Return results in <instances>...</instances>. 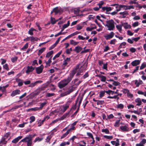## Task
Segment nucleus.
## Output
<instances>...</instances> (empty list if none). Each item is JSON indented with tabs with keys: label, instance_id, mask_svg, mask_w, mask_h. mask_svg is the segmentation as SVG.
Masks as SVG:
<instances>
[{
	"label": "nucleus",
	"instance_id": "obj_41",
	"mask_svg": "<svg viewBox=\"0 0 146 146\" xmlns=\"http://www.w3.org/2000/svg\"><path fill=\"white\" fill-rule=\"evenodd\" d=\"M18 58V57L17 56H15L14 57L12 58L11 59V60L12 62L14 63L16 62Z\"/></svg>",
	"mask_w": 146,
	"mask_h": 146
},
{
	"label": "nucleus",
	"instance_id": "obj_33",
	"mask_svg": "<svg viewBox=\"0 0 146 146\" xmlns=\"http://www.w3.org/2000/svg\"><path fill=\"white\" fill-rule=\"evenodd\" d=\"M43 139V137H41L40 138L38 137H37L35 139V140L34 141V142L35 143L37 141H40L42 140Z\"/></svg>",
	"mask_w": 146,
	"mask_h": 146
},
{
	"label": "nucleus",
	"instance_id": "obj_37",
	"mask_svg": "<svg viewBox=\"0 0 146 146\" xmlns=\"http://www.w3.org/2000/svg\"><path fill=\"white\" fill-rule=\"evenodd\" d=\"M53 53V51L52 50H51L48 52L46 55V57L47 58H49L50 56Z\"/></svg>",
	"mask_w": 146,
	"mask_h": 146
},
{
	"label": "nucleus",
	"instance_id": "obj_40",
	"mask_svg": "<svg viewBox=\"0 0 146 146\" xmlns=\"http://www.w3.org/2000/svg\"><path fill=\"white\" fill-rule=\"evenodd\" d=\"M57 20H55L54 18H52V17H51V23L52 24H54L56 23Z\"/></svg>",
	"mask_w": 146,
	"mask_h": 146
},
{
	"label": "nucleus",
	"instance_id": "obj_43",
	"mask_svg": "<svg viewBox=\"0 0 146 146\" xmlns=\"http://www.w3.org/2000/svg\"><path fill=\"white\" fill-rule=\"evenodd\" d=\"M116 28L119 30L120 32H121L122 30V26L120 25H118L116 26Z\"/></svg>",
	"mask_w": 146,
	"mask_h": 146
},
{
	"label": "nucleus",
	"instance_id": "obj_9",
	"mask_svg": "<svg viewBox=\"0 0 146 146\" xmlns=\"http://www.w3.org/2000/svg\"><path fill=\"white\" fill-rule=\"evenodd\" d=\"M121 15L120 17L121 18H125L128 15V13L127 11H125L123 12H121L119 13Z\"/></svg>",
	"mask_w": 146,
	"mask_h": 146
},
{
	"label": "nucleus",
	"instance_id": "obj_44",
	"mask_svg": "<svg viewBox=\"0 0 146 146\" xmlns=\"http://www.w3.org/2000/svg\"><path fill=\"white\" fill-rule=\"evenodd\" d=\"M81 82L80 81H78L77 79H75L74 81V84L76 85H78Z\"/></svg>",
	"mask_w": 146,
	"mask_h": 146
},
{
	"label": "nucleus",
	"instance_id": "obj_17",
	"mask_svg": "<svg viewBox=\"0 0 146 146\" xmlns=\"http://www.w3.org/2000/svg\"><path fill=\"white\" fill-rule=\"evenodd\" d=\"M82 48L80 46H77L75 47V49L73 50L75 51L77 53H78L82 50Z\"/></svg>",
	"mask_w": 146,
	"mask_h": 146
},
{
	"label": "nucleus",
	"instance_id": "obj_8",
	"mask_svg": "<svg viewBox=\"0 0 146 146\" xmlns=\"http://www.w3.org/2000/svg\"><path fill=\"white\" fill-rule=\"evenodd\" d=\"M114 33L113 32H111L110 34L107 35H105L104 37L106 40H108L113 38L114 35Z\"/></svg>",
	"mask_w": 146,
	"mask_h": 146
},
{
	"label": "nucleus",
	"instance_id": "obj_13",
	"mask_svg": "<svg viewBox=\"0 0 146 146\" xmlns=\"http://www.w3.org/2000/svg\"><path fill=\"white\" fill-rule=\"evenodd\" d=\"M83 98L82 97H80L78 98H77V100H76V102L75 103V105L76 106L77 103H78V101H79V104H78V106L79 107L80 106L81 103V102L82 101V100ZM79 108V107H78V109Z\"/></svg>",
	"mask_w": 146,
	"mask_h": 146
},
{
	"label": "nucleus",
	"instance_id": "obj_1",
	"mask_svg": "<svg viewBox=\"0 0 146 146\" xmlns=\"http://www.w3.org/2000/svg\"><path fill=\"white\" fill-rule=\"evenodd\" d=\"M86 67L87 66L85 65L81 66H80V64L77 65L75 69L70 74L69 76L68 77L67 79L64 80V86L69 82L76 72V76L83 75V73L86 70Z\"/></svg>",
	"mask_w": 146,
	"mask_h": 146
},
{
	"label": "nucleus",
	"instance_id": "obj_6",
	"mask_svg": "<svg viewBox=\"0 0 146 146\" xmlns=\"http://www.w3.org/2000/svg\"><path fill=\"white\" fill-rule=\"evenodd\" d=\"M43 68L44 66L42 65H41L39 67L36 68V73L37 74H40L41 73L42 71Z\"/></svg>",
	"mask_w": 146,
	"mask_h": 146
},
{
	"label": "nucleus",
	"instance_id": "obj_5",
	"mask_svg": "<svg viewBox=\"0 0 146 146\" xmlns=\"http://www.w3.org/2000/svg\"><path fill=\"white\" fill-rule=\"evenodd\" d=\"M102 9L103 11H105L106 13L110 14V13L109 12V11H111L113 9V8L104 7H102Z\"/></svg>",
	"mask_w": 146,
	"mask_h": 146
},
{
	"label": "nucleus",
	"instance_id": "obj_12",
	"mask_svg": "<svg viewBox=\"0 0 146 146\" xmlns=\"http://www.w3.org/2000/svg\"><path fill=\"white\" fill-rule=\"evenodd\" d=\"M35 68L33 67L32 66H28L27 69L26 70V72L27 74H29L30 72H32L34 69Z\"/></svg>",
	"mask_w": 146,
	"mask_h": 146
},
{
	"label": "nucleus",
	"instance_id": "obj_16",
	"mask_svg": "<svg viewBox=\"0 0 146 146\" xmlns=\"http://www.w3.org/2000/svg\"><path fill=\"white\" fill-rule=\"evenodd\" d=\"M140 63V61L139 60H136L133 61L131 64L133 66H136L139 65Z\"/></svg>",
	"mask_w": 146,
	"mask_h": 146
},
{
	"label": "nucleus",
	"instance_id": "obj_56",
	"mask_svg": "<svg viewBox=\"0 0 146 146\" xmlns=\"http://www.w3.org/2000/svg\"><path fill=\"white\" fill-rule=\"evenodd\" d=\"M59 120V119H56V120H53V121H52V122L49 125H52L54 123H56V122H57V121H58Z\"/></svg>",
	"mask_w": 146,
	"mask_h": 146
},
{
	"label": "nucleus",
	"instance_id": "obj_3",
	"mask_svg": "<svg viewBox=\"0 0 146 146\" xmlns=\"http://www.w3.org/2000/svg\"><path fill=\"white\" fill-rule=\"evenodd\" d=\"M32 136L31 135H29L27 137H26L21 140L19 143L24 142L27 143H29L31 144H32L33 141L32 137H31Z\"/></svg>",
	"mask_w": 146,
	"mask_h": 146
},
{
	"label": "nucleus",
	"instance_id": "obj_23",
	"mask_svg": "<svg viewBox=\"0 0 146 146\" xmlns=\"http://www.w3.org/2000/svg\"><path fill=\"white\" fill-rule=\"evenodd\" d=\"M70 61V58H67L64 60V66L69 64Z\"/></svg>",
	"mask_w": 146,
	"mask_h": 146
},
{
	"label": "nucleus",
	"instance_id": "obj_18",
	"mask_svg": "<svg viewBox=\"0 0 146 146\" xmlns=\"http://www.w3.org/2000/svg\"><path fill=\"white\" fill-rule=\"evenodd\" d=\"M111 142L113 145H115V146H118L119 145V141L118 139H117L116 141H111Z\"/></svg>",
	"mask_w": 146,
	"mask_h": 146
},
{
	"label": "nucleus",
	"instance_id": "obj_35",
	"mask_svg": "<svg viewBox=\"0 0 146 146\" xmlns=\"http://www.w3.org/2000/svg\"><path fill=\"white\" fill-rule=\"evenodd\" d=\"M38 38L36 37H34L33 36H31V42H35L37 41Z\"/></svg>",
	"mask_w": 146,
	"mask_h": 146
},
{
	"label": "nucleus",
	"instance_id": "obj_15",
	"mask_svg": "<svg viewBox=\"0 0 146 146\" xmlns=\"http://www.w3.org/2000/svg\"><path fill=\"white\" fill-rule=\"evenodd\" d=\"M121 6L123 7V8H124L125 10H126L127 9H134V7L132 5H121Z\"/></svg>",
	"mask_w": 146,
	"mask_h": 146
},
{
	"label": "nucleus",
	"instance_id": "obj_45",
	"mask_svg": "<svg viewBox=\"0 0 146 146\" xmlns=\"http://www.w3.org/2000/svg\"><path fill=\"white\" fill-rule=\"evenodd\" d=\"M28 46V43H27L23 46V47H22L21 48V50H25L27 49Z\"/></svg>",
	"mask_w": 146,
	"mask_h": 146
},
{
	"label": "nucleus",
	"instance_id": "obj_54",
	"mask_svg": "<svg viewBox=\"0 0 146 146\" xmlns=\"http://www.w3.org/2000/svg\"><path fill=\"white\" fill-rule=\"evenodd\" d=\"M3 68L7 70H9V68L8 67V65L7 64H5L3 66Z\"/></svg>",
	"mask_w": 146,
	"mask_h": 146
},
{
	"label": "nucleus",
	"instance_id": "obj_48",
	"mask_svg": "<svg viewBox=\"0 0 146 146\" xmlns=\"http://www.w3.org/2000/svg\"><path fill=\"white\" fill-rule=\"evenodd\" d=\"M105 92V91H101L100 94V96L101 98L104 96V95Z\"/></svg>",
	"mask_w": 146,
	"mask_h": 146
},
{
	"label": "nucleus",
	"instance_id": "obj_64",
	"mask_svg": "<svg viewBox=\"0 0 146 146\" xmlns=\"http://www.w3.org/2000/svg\"><path fill=\"white\" fill-rule=\"evenodd\" d=\"M123 93L125 94H127V93H128L129 92V90L127 89H123Z\"/></svg>",
	"mask_w": 146,
	"mask_h": 146
},
{
	"label": "nucleus",
	"instance_id": "obj_57",
	"mask_svg": "<svg viewBox=\"0 0 146 146\" xmlns=\"http://www.w3.org/2000/svg\"><path fill=\"white\" fill-rule=\"evenodd\" d=\"M29 110H31L32 111H36L38 110H40V109L39 108V107H35L34 108H31L30 109H29Z\"/></svg>",
	"mask_w": 146,
	"mask_h": 146
},
{
	"label": "nucleus",
	"instance_id": "obj_27",
	"mask_svg": "<svg viewBox=\"0 0 146 146\" xmlns=\"http://www.w3.org/2000/svg\"><path fill=\"white\" fill-rule=\"evenodd\" d=\"M17 82H18V86H21L23 85V84L24 82L23 80L19 79L17 81Z\"/></svg>",
	"mask_w": 146,
	"mask_h": 146
},
{
	"label": "nucleus",
	"instance_id": "obj_39",
	"mask_svg": "<svg viewBox=\"0 0 146 146\" xmlns=\"http://www.w3.org/2000/svg\"><path fill=\"white\" fill-rule=\"evenodd\" d=\"M46 104V102H44L42 103L40 105V107H39V109L40 110H41L43 107Z\"/></svg>",
	"mask_w": 146,
	"mask_h": 146
},
{
	"label": "nucleus",
	"instance_id": "obj_52",
	"mask_svg": "<svg viewBox=\"0 0 146 146\" xmlns=\"http://www.w3.org/2000/svg\"><path fill=\"white\" fill-rule=\"evenodd\" d=\"M124 28L125 29L130 28H131V26L127 24V23H126L123 25Z\"/></svg>",
	"mask_w": 146,
	"mask_h": 146
},
{
	"label": "nucleus",
	"instance_id": "obj_26",
	"mask_svg": "<svg viewBox=\"0 0 146 146\" xmlns=\"http://www.w3.org/2000/svg\"><path fill=\"white\" fill-rule=\"evenodd\" d=\"M71 102V101L70 100H68L65 106H64V111H65L67 109L69 108V104Z\"/></svg>",
	"mask_w": 146,
	"mask_h": 146
},
{
	"label": "nucleus",
	"instance_id": "obj_22",
	"mask_svg": "<svg viewBox=\"0 0 146 146\" xmlns=\"http://www.w3.org/2000/svg\"><path fill=\"white\" fill-rule=\"evenodd\" d=\"M120 128L123 131H128L129 130V128L126 126H120Z\"/></svg>",
	"mask_w": 146,
	"mask_h": 146
},
{
	"label": "nucleus",
	"instance_id": "obj_20",
	"mask_svg": "<svg viewBox=\"0 0 146 146\" xmlns=\"http://www.w3.org/2000/svg\"><path fill=\"white\" fill-rule=\"evenodd\" d=\"M58 86L60 88L64 87V80H62L58 83Z\"/></svg>",
	"mask_w": 146,
	"mask_h": 146
},
{
	"label": "nucleus",
	"instance_id": "obj_62",
	"mask_svg": "<svg viewBox=\"0 0 146 146\" xmlns=\"http://www.w3.org/2000/svg\"><path fill=\"white\" fill-rule=\"evenodd\" d=\"M80 11V9L79 8H75L74 10V12L75 14H77L79 13Z\"/></svg>",
	"mask_w": 146,
	"mask_h": 146
},
{
	"label": "nucleus",
	"instance_id": "obj_21",
	"mask_svg": "<svg viewBox=\"0 0 146 146\" xmlns=\"http://www.w3.org/2000/svg\"><path fill=\"white\" fill-rule=\"evenodd\" d=\"M135 102L137 103L136 104V106H139L141 105L142 104L141 100L140 98H138L135 99Z\"/></svg>",
	"mask_w": 146,
	"mask_h": 146
},
{
	"label": "nucleus",
	"instance_id": "obj_14",
	"mask_svg": "<svg viewBox=\"0 0 146 146\" xmlns=\"http://www.w3.org/2000/svg\"><path fill=\"white\" fill-rule=\"evenodd\" d=\"M146 143V139H143L139 143H137L136 144V146H144V145Z\"/></svg>",
	"mask_w": 146,
	"mask_h": 146
},
{
	"label": "nucleus",
	"instance_id": "obj_55",
	"mask_svg": "<svg viewBox=\"0 0 146 146\" xmlns=\"http://www.w3.org/2000/svg\"><path fill=\"white\" fill-rule=\"evenodd\" d=\"M72 50V48H70V49H67L66 50V52L68 54H69L70 53V52Z\"/></svg>",
	"mask_w": 146,
	"mask_h": 146
},
{
	"label": "nucleus",
	"instance_id": "obj_4",
	"mask_svg": "<svg viewBox=\"0 0 146 146\" xmlns=\"http://www.w3.org/2000/svg\"><path fill=\"white\" fill-rule=\"evenodd\" d=\"M62 11V10L60 8H59L58 7H56L52 9L50 14H51L53 13H54L55 15H56L59 13H61Z\"/></svg>",
	"mask_w": 146,
	"mask_h": 146
},
{
	"label": "nucleus",
	"instance_id": "obj_34",
	"mask_svg": "<svg viewBox=\"0 0 146 146\" xmlns=\"http://www.w3.org/2000/svg\"><path fill=\"white\" fill-rule=\"evenodd\" d=\"M55 95L54 93H47L46 94V98L52 97Z\"/></svg>",
	"mask_w": 146,
	"mask_h": 146
},
{
	"label": "nucleus",
	"instance_id": "obj_19",
	"mask_svg": "<svg viewBox=\"0 0 146 146\" xmlns=\"http://www.w3.org/2000/svg\"><path fill=\"white\" fill-rule=\"evenodd\" d=\"M53 136L52 134H50V135H48L46 139L45 142L47 143H48L49 144L50 143V141L51 138Z\"/></svg>",
	"mask_w": 146,
	"mask_h": 146
},
{
	"label": "nucleus",
	"instance_id": "obj_32",
	"mask_svg": "<svg viewBox=\"0 0 146 146\" xmlns=\"http://www.w3.org/2000/svg\"><path fill=\"white\" fill-rule=\"evenodd\" d=\"M121 5H118L117 6L115 7L117 9L116 10V11L117 12V11H119L121 10V8H123V7H122L121 6Z\"/></svg>",
	"mask_w": 146,
	"mask_h": 146
},
{
	"label": "nucleus",
	"instance_id": "obj_28",
	"mask_svg": "<svg viewBox=\"0 0 146 146\" xmlns=\"http://www.w3.org/2000/svg\"><path fill=\"white\" fill-rule=\"evenodd\" d=\"M46 48L45 47H43L40 50H39L38 51V55L40 56L41 54L44 52V51L45 50Z\"/></svg>",
	"mask_w": 146,
	"mask_h": 146
},
{
	"label": "nucleus",
	"instance_id": "obj_31",
	"mask_svg": "<svg viewBox=\"0 0 146 146\" xmlns=\"http://www.w3.org/2000/svg\"><path fill=\"white\" fill-rule=\"evenodd\" d=\"M29 119L31 120L29 121V123H31L35 121V118L34 116H32L30 117Z\"/></svg>",
	"mask_w": 146,
	"mask_h": 146
},
{
	"label": "nucleus",
	"instance_id": "obj_38",
	"mask_svg": "<svg viewBox=\"0 0 146 146\" xmlns=\"http://www.w3.org/2000/svg\"><path fill=\"white\" fill-rule=\"evenodd\" d=\"M11 135V133L10 132H8L6 133L3 137L5 139H6L8 138L9 136Z\"/></svg>",
	"mask_w": 146,
	"mask_h": 146
},
{
	"label": "nucleus",
	"instance_id": "obj_47",
	"mask_svg": "<svg viewBox=\"0 0 146 146\" xmlns=\"http://www.w3.org/2000/svg\"><path fill=\"white\" fill-rule=\"evenodd\" d=\"M79 43L78 42H75L73 40H71L70 41V43L74 45H76Z\"/></svg>",
	"mask_w": 146,
	"mask_h": 146
},
{
	"label": "nucleus",
	"instance_id": "obj_60",
	"mask_svg": "<svg viewBox=\"0 0 146 146\" xmlns=\"http://www.w3.org/2000/svg\"><path fill=\"white\" fill-rule=\"evenodd\" d=\"M90 49H86L84 50H82L81 52V54H83L84 53H86L90 51Z\"/></svg>",
	"mask_w": 146,
	"mask_h": 146
},
{
	"label": "nucleus",
	"instance_id": "obj_42",
	"mask_svg": "<svg viewBox=\"0 0 146 146\" xmlns=\"http://www.w3.org/2000/svg\"><path fill=\"white\" fill-rule=\"evenodd\" d=\"M51 60H52V57H51L49 59H48V61L46 62V65L49 66H50V63L51 62Z\"/></svg>",
	"mask_w": 146,
	"mask_h": 146
},
{
	"label": "nucleus",
	"instance_id": "obj_24",
	"mask_svg": "<svg viewBox=\"0 0 146 146\" xmlns=\"http://www.w3.org/2000/svg\"><path fill=\"white\" fill-rule=\"evenodd\" d=\"M75 129V127L74 126H72L71 128L68 129L66 131V132L64 133V137L66 136L67 135L69 134L70 132V131L72 130H74Z\"/></svg>",
	"mask_w": 146,
	"mask_h": 146
},
{
	"label": "nucleus",
	"instance_id": "obj_36",
	"mask_svg": "<svg viewBox=\"0 0 146 146\" xmlns=\"http://www.w3.org/2000/svg\"><path fill=\"white\" fill-rule=\"evenodd\" d=\"M72 91L73 89H72V88H69L68 91L67 92H64V96L69 94Z\"/></svg>",
	"mask_w": 146,
	"mask_h": 146
},
{
	"label": "nucleus",
	"instance_id": "obj_46",
	"mask_svg": "<svg viewBox=\"0 0 146 146\" xmlns=\"http://www.w3.org/2000/svg\"><path fill=\"white\" fill-rule=\"evenodd\" d=\"M120 121V120H117L116 121L115 124L114 126L115 127H118L119 125V122Z\"/></svg>",
	"mask_w": 146,
	"mask_h": 146
},
{
	"label": "nucleus",
	"instance_id": "obj_50",
	"mask_svg": "<svg viewBox=\"0 0 146 146\" xmlns=\"http://www.w3.org/2000/svg\"><path fill=\"white\" fill-rule=\"evenodd\" d=\"M126 43L125 42H123L121 43L120 45L119 46L118 49H119L120 48H122V46H125L126 45Z\"/></svg>",
	"mask_w": 146,
	"mask_h": 146
},
{
	"label": "nucleus",
	"instance_id": "obj_10",
	"mask_svg": "<svg viewBox=\"0 0 146 146\" xmlns=\"http://www.w3.org/2000/svg\"><path fill=\"white\" fill-rule=\"evenodd\" d=\"M42 82V81L41 80L37 81L34 83H30V85H29L28 87H29L33 88L37 84L41 83Z\"/></svg>",
	"mask_w": 146,
	"mask_h": 146
},
{
	"label": "nucleus",
	"instance_id": "obj_30",
	"mask_svg": "<svg viewBox=\"0 0 146 146\" xmlns=\"http://www.w3.org/2000/svg\"><path fill=\"white\" fill-rule=\"evenodd\" d=\"M35 31L36 30L35 29L31 28L29 31L28 33L31 35H33V31Z\"/></svg>",
	"mask_w": 146,
	"mask_h": 146
},
{
	"label": "nucleus",
	"instance_id": "obj_58",
	"mask_svg": "<svg viewBox=\"0 0 146 146\" xmlns=\"http://www.w3.org/2000/svg\"><path fill=\"white\" fill-rule=\"evenodd\" d=\"M104 103V101L98 100L97 103V104L98 105L102 104Z\"/></svg>",
	"mask_w": 146,
	"mask_h": 146
},
{
	"label": "nucleus",
	"instance_id": "obj_63",
	"mask_svg": "<svg viewBox=\"0 0 146 146\" xmlns=\"http://www.w3.org/2000/svg\"><path fill=\"white\" fill-rule=\"evenodd\" d=\"M89 74H88V72H86L82 76V78L84 79H85L86 78L89 76Z\"/></svg>",
	"mask_w": 146,
	"mask_h": 146
},
{
	"label": "nucleus",
	"instance_id": "obj_53",
	"mask_svg": "<svg viewBox=\"0 0 146 146\" xmlns=\"http://www.w3.org/2000/svg\"><path fill=\"white\" fill-rule=\"evenodd\" d=\"M102 132H105L107 134H108L109 133V131L107 129H102Z\"/></svg>",
	"mask_w": 146,
	"mask_h": 146
},
{
	"label": "nucleus",
	"instance_id": "obj_25",
	"mask_svg": "<svg viewBox=\"0 0 146 146\" xmlns=\"http://www.w3.org/2000/svg\"><path fill=\"white\" fill-rule=\"evenodd\" d=\"M6 139L4 137H3L0 141V144H6L7 143V141H6Z\"/></svg>",
	"mask_w": 146,
	"mask_h": 146
},
{
	"label": "nucleus",
	"instance_id": "obj_29",
	"mask_svg": "<svg viewBox=\"0 0 146 146\" xmlns=\"http://www.w3.org/2000/svg\"><path fill=\"white\" fill-rule=\"evenodd\" d=\"M97 76L100 78H101V81L102 82H104L106 79V77L104 76L101 75H97Z\"/></svg>",
	"mask_w": 146,
	"mask_h": 146
},
{
	"label": "nucleus",
	"instance_id": "obj_11",
	"mask_svg": "<svg viewBox=\"0 0 146 146\" xmlns=\"http://www.w3.org/2000/svg\"><path fill=\"white\" fill-rule=\"evenodd\" d=\"M23 138V136H20L14 139L11 141L13 143L16 144L20 140Z\"/></svg>",
	"mask_w": 146,
	"mask_h": 146
},
{
	"label": "nucleus",
	"instance_id": "obj_51",
	"mask_svg": "<svg viewBox=\"0 0 146 146\" xmlns=\"http://www.w3.org/2000/svg\"><path fill=\"white\" fill-rule=\"evenodd\" d=\"M117 108L122 109L124 108V105L122 104H118L117 106Z\"/></svg>",
	"mask_w": 146,
	"mask_h": 146
},
{
	"label": "nucleus",
	"instance_id": "obj_59",
	"mask_svg": "<svg viewBox=\"0 0 146 146\" xmlns=\"http://www.w3.org/2000/svg\"><path fill=\"white\" fill-rule=\"evenodd\" d=\"M112 84L115 86H117L120 84V83L118 82L114 81Z\"/></svg>",
	"mask_w": 146,
	"mask_h": 146
},
{
	"label": "nucleus",
	"instance_id": "obj_2",
	"mask_svg": "<svg viewBox=\"0 0 146 146\" xmlns=\"http://www.w3.org/2000/svg\"><path fill=\"white\" fill-rule=\"evenodd\" d=\"M106 24L105 25L107 27L108 30L109 31L113 30L115 28L114 22L113 20L111 19L106 22Z\"/></svg>",
	"mask_w": 146,
	"mask_h": 146
},
{
	"label": "nucleus",
	"instance_id": "obj_49",
	"mask_svg": "<svg viewBox=\"0 0 146 146\" xmlns=\"http://www.w3.org/2000/svg\"><path fill=\"white\" fill-rule=\"evenodd\" d=\"M50 118V117L49 116H48V115H47L46 117H44L43 119L41 121L43 123H44L45 121L48 120V119Z\"/></svg>",
	"mask_w": 146,
	"mask_h": 146
},
{
	"label": "nucleus",
	"instance_id": "obj_61",
	"mask_svg": "<svg viewBox=\"0 0 146 146\" xmlns=\"http://www.w3.org/2000/svg\"><path fill=\"white\" fill-rule=\"evenodd\" d=\"M104 137L108 139H112L113 138V136H112L104 135Z\"/></svg>",
	"mask_w": 146,
	"mask_h": 146
},
{
	"label": "nucleus",
	"instance_id": "obj_7",
	"mask_svg": "<svg viewBox=\"0 0 146 146\" xmlns=\"http://www.w3.org/2000/svg\"><path fill=\"white\" fill-rule=\"evenodd\" d=\"M20 92L21 91L19 90H16L13 91L11 95L12 97H14L17 95L19 94Z\"/></svg>",
	"mask_w": 146,
	"mask_h": 146
}]
</instances>
